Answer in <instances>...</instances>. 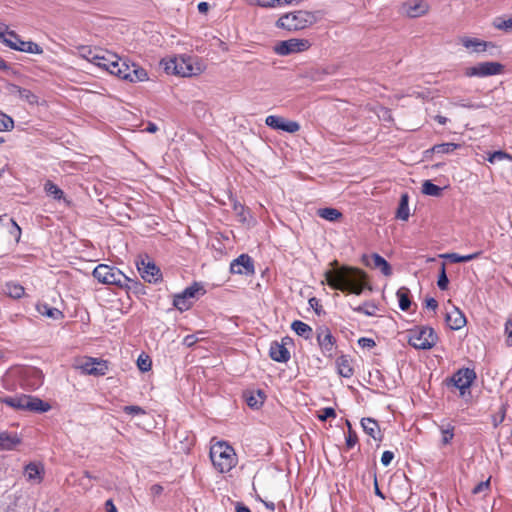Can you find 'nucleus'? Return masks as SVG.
<instances>
[{"label":"nucleus","mask_w":512,"mask_h":512,"mask_svg":"<svg viewBox=\"0 0 512 512\" xmlns=\"http://www.w3.org/2000/svg\"><path fill=\"white\" fill-rule=\"evenodd\" d=\"M310 307L316 312L317 315H320L322 312V305L320 304L319 299L312 297L309 299Z\"/></svg>","instance_id":"bf43d9fd"},{"label":"nucleus","mask_w":512,"mask_h":512,"mask_svg":"<svg viewBox=\"0 0 512 512\" xmlns=\"http://www.w3.org/2000/svg\"><path fill=\"white\" fill-rule=\"evenodd\" d=\"M397 298L399 301V307L403 311H407L411 306V300H410V291L406 287H401L398 289Z\"/></svg>","instance_id":"e433bc0d"},{"label":"nucleus","mask_w":512,"mask_h":512,"mask_svg":"<svg viewBox=\"0 0 512 512\" xmlns=\"http://www.w3.org/2000/svg\"><path fill=\"white\" fill-rule=\"evenodd\" d=\"M21 444V438L16 433L0 432V450H13Z\"/></svg>","instance_id":"393cba45"},{"label":"nucleus","mask_w":512,"mask_h":512,"mask_svg":"<svg viewBox=\"0 0 512 512\" xmlns=\"http://www.w3.org/2000/svg\"><path fill=\"white\" fill-rule=\"evenodd\" d=\"M361 425L364 432L372 437L374 440H381L382 435L380 431L379 424L376 420L372 418H363L361 420Z\"/></svg>","instance_id":"a878e982"},{"label":"nucleus","mask_w":512,"mask_h":512,"mask_svg":"<svg viewBox=\"0 0 512 512\" xmlns=\"http://www.w3.org/2000/svg\"><path fill=\"white\" fill-rule=\"evenodd\" d=\"M11 224L12 230H10V234L14 236L16 242H19L22 234L21 228L14 219H11Z\"/></svg>","instance_id":"13d9d810"},{"label":"nucleus","mask_w":512,"mask_h":512,"mask_svg":"<svg viewBox=\"0 0 512 512\" xmlns=\"http://www.w3.org/2000/svg\"><path fill=\"white\" fill-rule=\"evenodd\" d=\"M476 379V373L473 369L462 368L453 374L450 383L460 391V395L464 396L468 391L470 394V387Z\"/></svg>","instance_id":"4468645a"},{"label":"nucleus","mask_w":512,"mask_h":512,"mask_svg":"<svg viewBox=\"0 0 512 512\" xmlns=\"http://www.w3.org/2000/svg\"><path fill=\"white\" fill-rule=\"evenodd\" d=\"M210 459L220 473L230 472L238 463L234 448L225 441H217L210 448Z\"/></svg>","instance_id":"20e7f679"},{"label":"nucleus","mask_w":512,"mask_h":512,"mask_svg":"<svg viewBox=\"0 0 512 512\" xmlns=\"http://www.w3.org/2000/svg\"><path fill=\"white\" fill-rule=\"evenodd\" d=\"M138 271L141 277L149 283H157L162 279L160 269L148 257L137 263Z\"/></svg>","instance_id":"a211bd4d"},{"label":"nucleus","mask_w":512,"mask_h":512,"mask_svg":"<svg viewBox=\"0 0 512 512\" xmlns=\"http://www.w3.org/2000/svg\"><path fill=\"white\" fill-rule=\"evenodd\" d=\"M317 343L325 357H334L337 348L336 338L332 335L328 327L324 326L317 329Z\"/></svg>","instance_id":"2eb2a0df"},{"label":"nucleus","mask_w":512,"mask_h":512,"mask_svg":"<svg viewBox=\"0 0 512 512\" xmlns=\"http://www.w3.org/2000/svg\"><path fill=\"white\" fill-rule=\"evenodd\" d=\"M318 19L317 12L297 10L280 16L275 25L279 29L295 32L312 27L318 22Z\"/></svg>","instance_id":"7ed1b4c3"},{"label":"nucleus","mask_w":512,"mask_h":512,"mask_svg":"<svg viewBox=\"0 0 512 512\" xmlns=\"http://www.w3.org/2000/svg\"><path fill=\"white\" fill-rule=\"evenodd\" d=\"M44 191L56 200L64 199V192L51 180L45 182Z\"/></svg>","instance_id":"4c0bfd02"},{"label":"nucleus","mask_w":512,"mask_h":512,"mask_svg":"<svg viewBox=\"0 0 512 512\" xmlns=\"http://www.w3.org/2000/svg\"><path fill=\"white\" fill-rule=\"evenodd\" d=\"M352 358L348 355H341L336 359L337 373L344 378H351L354 375Z\"/></svg>","instance_id":"b1692460"},{"label":"nucleus","mask_w":512,"mask_h":512,"mask_svg":"<svg viewBox=\"0 0 512 512\" xmlns=\"http://www.w3.org/2000/svg\"><path fill=\"white\" fill-rule=\"evenodd\" d=\"M232 274L252 275L254 274V264L252 258L247 254H241L230 264Z\"/></svg>","instance_id":"aec40b11"},{"label":"nucleus","mask_w":512,"mask_h":512,"mask_svg":"<svg viewBox=\"0 0 512 512\" xmlns=\"http://www.w3.org/2000/svg\"><path fill=\"white\" fill-rule=\"evenodd\" d=\"M352 309L354 312L364 314L365 316L376 317L380 311V306L376 301L368 300Z\"/></svg>","instance_id":"cd10ccee"},{"label":"nucleus","mask_w":512,"mask_h":512,"mask_svg":"<svg viewBox=\"0 0 512 512\" xmlns=\"http://www.w3.org/2000/svg\"><path fill=\"white\" fill-rule=\"evenodd\" d=\"M480 255H481V252L478 251V252L468 254V255H460L457 253H451V254H448L446 257L453 263H464V262H469L471 260L477 259Z\"/></svg>","instance_id":"ea45409f"},{"label":"nucleus","mask_w":512,"mask_h":512,"mask_svg":"<svg viewBox=\"0 0 512 512\" xmlns=\"http://www.w3.org/2000/svg\"><path fill=\"white\" fill-rule=\"evenodd\" d=\"M505 334H506V341L508 345H512V313L509 315V317L506 320L505 323Z\"/></svg>","instance_id":"5fc2aeb1"},{"label":"nucleus","mask_w":512,"mask_h":512,"mask_svg":"<svg viewBox=\"0 0 512 512\" xmlns=\"http://www.w3.org/2000/svg\"><path fill=\"white\" fill-rule=\"evenodd\" d=\"M346 424L348 427V432L345 444L347 449H352L358 443V436L357 433L352 429V426L348 420L346 421Z\"/></svg>","instance_id":"c03bdc74"},{"label":"nucleus","mask_w":512,"mask_h":512,"mask_svg":"<svg viewBox=\"0 0 512 512\" xmlns=\"http://www.w3.org/2000/svg\"><path fill=\"white\" fill-rule=\"evenodd\" d=\"M249 3L263 8L280 7V0H249Z\"/></svg>","instance_id":"a18cd8bd"},{"label":"nucleus","mask_w":512,"mask_h":512,"mask_svg":"<svg viewBox=\"0 0 512 512\" xmlns=\"http://www.w3.org/2000/svg\"><path fill=\"white\" fill-rule=\"evenodd\" d=\"M120 79L130 82L145 81L148 79L146 70L136 64L129 65L126 60L120 58L112 74Z\"/></svg>","instance_id":"1a4fd4ad"},{"label":"nucleus","mask_w":512,"mask_h":512,"mask_svg":"<svg viewBox=\"0 0 512 512\" xmlns=\"http://www.w3.org/2000/svg\"><path fill=\"white\" fill-rule=\"evenodd\" d=\"M236 512H251L249 507L242 503H237L236 505Z\"/></svg>","instance_id":"774afa93"},{"label":"nucleus","mask_w":512,"mask_h":512,"mask_svg":"<svg viewBox=\"0 0 512 512\" xmlns=\"http://www.w3.org/2000/svg\"><path fill=\"white\" fill-rule=\"evenodd\" d=\"M4 291L6 295L13 299H20L25 295V288L16 282H7Z\"/></svg>","instance_id":"473e14b6"},{"label":"nucleus","mask_w":512,"mask_h":512,"mask_svg":"<svg viewBox=\"0 0 512 512\" xmlns=\"http://www.w3.org/2000/svg\"><path fill=\"white\" fill-rule=\"evenodd\" d=\"M36 309L41 315L46 316L48 318L61 319L64 317L62 311H60L57 308L50 307L46 303L37 304Z\"/></svg>","instance_id":"2f4dec72"},{"label":"nucleus","mask_w":512,"mask_h":512,"mask_svg":"<svg viewBox=\"0 0 512 512\" xmlns=\"http://www.w3.org/2000/svg\"><path fill=\"white\" fill-rule=\"evenodd\" d=\"M493 26L505 32L512 31V15L509 17H496L493 21Z\"/></svg>","instance_id":"a19ab883"},{"label":"nucleus","mask_w":512,"mask_h":512,"mask_svg":"<svg viewBox=\"0 0 512 512\" xmlns=\"http://www.w3.org/2000/svg\"><path fill=\"white\" fill-rule=\"evenodd\" d=\"M395 216L397 219L402 220V221H407L409 219L410 210H409V195H408V193H403L401 195Z\"/></svg>","instance_id":"c756f323"},{"label":"nucleus","mask_w":512,"mask_h":512,"mask_svg":"<svg viewBox=\"0 0 512 512\" xmlns=\"http://www.w3.org/2000/svg\"><path fill=\"white\" fill-rule=\"evenodd\" d=\"M291 329L298 335L305 339H310L312 336V328L303 321L295 320L291 324Z\"/></svg>","instance_id":"72a5a7b5"},{"label":"nucleus","mask_w":512,"mask_h":512,"mask_svg":"<svg viewBox=\"0 0 512 512\" xmlns=\"http://www.w3.org/2000/svg\"><path fill=\"white\" fill-rule=\"evenodd\" d=\"M160 65L166 74L180 77L198 76L206 69L205 65L197 58L187 55L162 59Z\"/></svg>","instance_id":"f03ea898"},{"label":"nucleus","mask_w":512,"mask_h":512,"mask_svg":"<svg viewBox=\"0 0 512 512\" xmlns=\"http://www.w3.org/2000/svg\"><path fill=\"white\" fill-rule=\"evenodd\" d=\"M372 263H367L374 269H379L383 275L389 277L392 275V268L390 264L379 254L374 253L371 255Z\"/></svg>","instance_id":"c85d7f7f"},{"label":"nucleus","mask_w":512,"mask_h":512,"mask_svg":"<svg viewBox=\"0 0 512 512\" xmlns=\"http://www.w3.org/2000/svg\"><path fill=\"white\" fill-rule=\"evenodd\" d=\"M425 306H426V308H429V309L435 311L438 307V302L434 298H427L425 300Z\"/></svg>","instance_id":"e2e57ef3"},{"label":"nucleus","mask_w":512,"mask_h":512,"mask_svg":"<svg viewBox=\"0 0 512 512\" xmlns=\"http://www.w3.org/2000/svg\"><path fill=\"white\" fill-rule=\"evenodd\" d=\"M6 46L13 50L31 54H42L43 48L33 41H24L14 31H7L2 41Z\"/></svg>","instance_id":"9b49d317"},{"label":"nucleus","mask_w":512,"mask_h":512,"mask_svg":"<svg viewBox=\"0 0 512 512\" xmlns=\"http://www.w3.org/2000/svg\"><path fill=\"white\" fill-rule=\"evenodd\" d=\"M151 494L154 496H159L163 492V487L160 484H154L150 488Z\"/></svg>","instance_id":"0e129e2a"},{"label":"nucleus","mask_w":512,"mask_h":512,"mask_svg":"<svg viewBox=\"0 0 512 512\" xmlns=\"http://www.w3.org/2000/svg\"><path fill=\"white\" fill-rule=\"evenodd\" d=\"M82 56L92 64L98 66L99 68L107 71L112 74L113 70L116 68L120 57L110 51L102 50V49H90L85 48L82 51Z\"/></svg>","instance_id":"6e6552de"},{"label":"nucleus","mask_w":512,"mask_h":512,"mask_svg":"<svg viewBox=\"0 0 512 512\" xmlns=\"http://www.w3.org/2000/svg\"><path fill=\"white\" fill-rule=\"evenodd\" d=\"M409 345L418 350H429L438 342V335L432 327L416 326L407 331Z\"/></svg>","instance_id":"0eeeda50"},{"label":"nucleus","mask_w":512,"mask_h":512,"mask_svg":"<svg viewBox=\"0 0 512 512\" xmlns=\"http://www.w3.org/2000/svg\"><path fill=\"white\" fill-rule=\"evenodd\" d=\"M77 368L86 375L104 376L108 371V362L99 358L84 357L78 362Z\"/></svg>","instance_id":"ddd939ff"},{"label":"nucleus","mask_w":512,"mask_h":512,"mask_svg":"<svg viewBox=\"0 0 512 512\" xmlns=\"http://www.w3.org/2000/svg\"><path fill=\"white\" fill-rule=\"evenodd\" d=\"M123 411L128 415H144L145 410L137 405H128L123 407Z\"/></svg>","instance_id":"864d4df0"},{"label":"nucleus","mask_w":512,"mask_h":512,"mask_svg":"<svg viewBox=\"0 0 512 512\" xmlns=\"http://www.w3.org/2000/svg\"><path fill=\"white\" fill-rule=\"evenodd\" d=\"M13 127V119L4 113H0V131H9Z\"/></svg>","instance_id":"de8ad7c7"},{"label":"nucleus","mask_w":512,"mask_h":512,"mask_svg":"<svg viewBox=\"0 0 512 512\" xmlns=\"http://www.w3.org/2000/svg\"><path fill=\"white\" fill-rule=\"evenodd\" d=\"M293 341L290 337H283L280 342L273 341L270 344L269 356L276 362L286 363L290 359V352L287 345L292 344Z\"/></svg>","instance_id":"f3484780"},{"label":"nucleus","mask_w":512,"mask_h":512,"mask_svg":"<svg viewBox=\"0 0 512 512\" xmlns=\"http://www.w3.org/2000/svg\"><path fill=\"white\" fill-rule=\"evenodd\" d=\"M209 9V4L207 2H200L198 4V11L200 13H206Z\"/></svg>","instance_id":"338daca9"},{"label":"nucleus","mask_w":512,"mask_h":512,"mask_svg":"<svg viewBox=\"0 0 512 512\" xmlns=\"http://www.w3.org/2000/svg\"><path fill=\"white\" fill-rule=\"evenodd\" d=\"M197 341H198V338L195 335H192V334L185 336L184 339H183V343L187 347L193 346Z\"/></svg>","instance_id":"680f3d73"},{"label":"nucleus","mask_w":512,"mask_h":512,"mask_svg":"<svg viewBox=\"0 0 512 512\" xmlns=\"http://www.w3.org/2000/svg\"><path fill=\"white\" fill-rule=\"evenodd\" d=\"M0 403L18 410H26L37 413H45L51 409V405L42 399L31 395H17L14 397L0 396Z\"/></svg>","instance_id":"423d86ee"},{"label":"nucleus","mask_w":512,"mask_h":512,"mask_svg":"<svg viewBox=\"0 0 512 512\" xmlns=\"http://www.w3.org/2000/svg\"><path fill=\"white\" fill-rule=\"evenodd\" d=\"M394 458V453L391 451H384L381 456V463L384 466H388Z\"/></svg>","instance_id":"052dcab7"},{"label":"nucleus","mask_w":512,"mask_h":512,"mask_svg":"<svg viewBox=\"0 0 512 512\" xmlns=\"http://www.w3.org/2000/svg\"><path fill=\"white\" fill-rule=\"evenodd\" d=\"M448 283H449V280H448V277L446 275L445 264H442V266H441V273L439 275V278H438V281H437V285H438V287L441 290H446L448 288Z\"/></svg>","instance_id":"603ef678"},{"label":"nucleus","mask_w":512,"mask_h":512,"mask_svg":"<svg viewBox=\"0 0 512 512\" xmlns=\"http://www.w3.org/2000/svg\"><path fill=\"white\" fill-rule=\"evenodd\" d=\"M317 214L319 217L330 222H336L342 218V213L335 208H321L318 209Z\"/></svg>","instance_id":"c9c22d12"},{"label":"nucleus","mask_w":512,"mask_h":512,"mask_svg":"<svg viewBox=\"0 0 512 512\" xmlns=\"http://www.w3.org/2000/svg\"><path fill=\"white\" fill-rule=\"evenodd\" d=\"M137 366L142 372H147L151 369L152 362L148 355L141 354L137 359Z\"/></svg>","instance_id":"49530a36"},{"label":"nucleus","mask_w":512,"mask_h":512,"mask_svg":"<svg viewBox=\"0 0 512 512\" xmlns=\"http://www.w3.org/2000/svg\"><path fill=\"white\" fill-rule=\"evenodd\" d=\"M512 160V155L508 154L504 151H495L491 153L488 157V161L490 163H494L496 160Z\"/></svg>","instance_id":"09e8293b"},{"label":"nucleus","mask_w":512,"mask_h":512,"mask_svg":"<svg viewBox=\"0 0 512 512\" xmlns=\"http://www.w3.org/2000/svg\"><path fill=\"white\" fill-rule=\"evenodd\" d=\"M440 430H441V434H442V439H441L442 444L443 445L450 444L454 438L455 427L451 424H447L446 426H444V425L441 426Z\"/></svg>","instance_id":"79ce46f5"},{"label":"nucleus","mask_w":512,"mask_h":512,"mask_svg":"<svg viewBox=\"0 0 512 512\" xmlns=\"http://www.w3.org/2000/svg\"><path fill=\"white\" fill-rule=\"evenodd\" d=\"M336 268L327 270L324 273L327 284L335 290L360 295L365 289L372 290L367 273L359 268L342 265L337 267L338 262L331 263Z\"/></svg>","instance_id":"f257e3e1"},{"label":"nucleus","mask_w":512,"mask_h":512,"mask_svg":"<svg viewBox=\"0 0 512 512\" xmlns=\"http://www.w3.org/2000/svg\"><path fill=\"white\" fill-rule=\"evenodd\" d=\"M504 66L498 62H482L465 69L467 77H486L501 74Z\"/></svg>","instance_id":"dca6fc26"},{"label":"nucleus","mask_w":512,"mask_h":512,"mask_svg":"<svg viewBox=\"0 0 512 512\" xmlns=\"http://www.w3.org/2000/svg\"><path fill=\"white\" fill-rule=\"evenodd\" d=\"M402 10L407 17L417 18L428 13L429 5L423 0L406 2L402 5Z\"/></svg>","instance_id":"4be33fe9"},{"label":"nucleus","mask_w":512,"mask_h":512,"mask_svg":"<svg viewBox=\"0 0 512 512\" xmlns=\"http://www.w3.org/2000/svg\"><path fill=\"white\" fill-rule=\"evenodd\" d=\"M265 124L274 130H281L288 133H296L300 130V125L296 121L286 120L284 117L269 115L265 119Z\"/></svg>","instance_id":"6ab92c4d"},{"label":"nucleus","mask_w":512,"mask_h":512,"mask_svg":"<svg viewBox=\"0 0 512 512\" xmlns=\"http://www.w3.org/2000/svg\"><path fill=\"white\" fill-rule=\"evenodd\" d=\"M460 148L459 144L448 142V143H441L436 144L431 148V152L437 153V154H448L452 153L455 150Z\"/></svg>","instance_id":"58836bf2"},{"label":"nucleus","mask_w":512,"mask_h":512,"mask_svg":"<svg viewBox=\"0 0 512 512\" xmlns=\"http://www.w3.org/2000/svg\"><path fill=\"white\" fill-rule=\"evenodd\" d=\"M266 399L265 393L262 390L250 392L246 395V403L252 409H259L264 404Z\"/></svg>","instance_id":"7c9ffc66"},{"label":"nucleus","mask_w":512,"mask_h":512,"mask_svg":"<svg viewBox=\"0 0 512 512\" xmlns=\"http://www.w3.org/2000/svg\"><path fill=\"white\" fill-rule=\"evenodd\" d=\"M442 189L433 184L431 181L426 180L422 185V192L429 196H440Z\"/></svg>","instance_id":"37998d69"},{"label":"nucleus","mask_w":512,"mask_h":512,"mask_svg":"<svg viewBox=\"0 0 512 512\" xmlns=\"http://www.w3.org/2000/svg\"><path fill=\"white\" fill-rule=\"evenodd\" d=\"M12 92H16L20 99L26 101L31 105H35L38 103V97L29 89L13 85Z\"/></svg>","instance_id":"f704fd0d"},{"label":"nucleus","mask_w":512,"mask_h":512,"mask_svg":"<svg viewBox=\"0 0 512 512\" xmlns=\"http://www.w3.org/2000/svg\"><path fill=\"white\" fill-rule=\"evenodd\" d=\"M505 416H506V407L503 405L500 408L499 412L496 415H494L492 418L494 427H497L499 424H501L504 421Z\"/></svg>","instance_id":"6e6d98bb"},{"label":"nucleus","mask_w":512,"mask_h":512,"mask_svg":"<svg viewBox=\"0 0 512 512\" xmlns=\"http://www.w3.org/2000/svg\"><path fill=\"white\" fill-rule=\"evenodd\" d=\"M311 42L305 38H291L279 41L275 44L273 51L281 56L300 53L309 50Z\"/></svg>","instance_id":"9d476101"},{"label":"nucleus","mask_w":512,"mask_h":512,"mask_svg":"<svg viewBox=\"0 0 512 512\" xmlns=\"http://www.w3.org/2000/svg\"><path fill=\"white\" fill-rule=\"evenodd\" d=\"M93 277L98 282L115 285L119 288L130 290L135 282L122 273L118 268L106 264H99L93 270Z\"/></svg>","instance_id":"39448f33"},{"label":"nucleus","mask_w":512,"mask_h":512,"mask_svg":"<svg viewBox=\"0 0 512 512\" xmlns=\"http://www.w3.org/2000/svg\"><path fill=\"white\" fill-rule=\"evenodd\" d=\"M328 418H336L335 409L332 407H325L319 411L318 419L320 421H326Z\"/></svg>","instance_id":"3c124183"},{"label":"nucleus","mask_w":512,"mask_h":512,"mask_svg":"<svg viewBox=\"0 0 512 512\" xmlns=\"http://www.w3.org/2000/svg\"><path fill=\"white\" fill-rule=\"evenodd\" d=\"M489 491H490V478H488L486 481H481L472 489V493L474 495H477L480 493H487Z\"/></svg>","instance_id":"8fccbe9b"},{"label":"nucleus","mask_w":512,"mask_h":512,"mask_svg":"<svg viewBox=\"0 0 512 512\" xmlns=\"http://www.w3.org/2000/svg\"><path fill=\"white\" fill-rule=\"evenodd\" d=\"M358 345L361 348L371 349V348H374L376 346V342L372 338L361 337V338L358 339Z\"/></svg>","instance_id":"4d7b16f0"},{"label":"nucleus","mask_w":512,"mask_h":512,"mask_svg":"<svg viewBox=\"0 0 512 512\" xmlns=\"http://www.w3.org/2000/svg\"><path fill=\"white\" fill-rule=\"evenodd\" d=\"M445 322L451 330H459L466 325L467 320L459 308L451 305L450 309H446Z\"/></svg>","instance_id":"412c9836"},{"label":"nucleus","mask_w":512,"mask_h":512,"mask_svg":"<svg viewBox=\"0 0 512 512\" xmlns=\"http://www.w3.org/2000/svg\"><path fill=\"white\" fill-rule=\"evenodd\" d=\"M459 41L466 49H471L474 52H484L489 45L486 41L467 36L461 37Z\"/></svg>","instance_id":"bb28decb"},{"label":"nucleus","mask_w":512,"mask_h":512,"mask_svg":"<svg viewBox=\"0 0 512 512\" xmlns=\"http://www.w3.org/2000/svg\"><path fill=\"white\" fill-rule=\"evenodd\" d=\"M203 291L201 284L195 282L191 286L187 287L184 291L176 294L173 298V305L176 309L181 312L189 310L193 305V300L196 298V294Z\"/></svg>","instance_id":"f8f14e48"},{"label":"nucleus","mask_w":512,"mask_h":512,"mask_svg":"<svg viewBox=\"0 0 512 512\" xmlns=\"http://www.w3.org/2000/svg\"><path fill=\"white\" fill-rule=\"evenodd\" d=\"M45 469L43 464L31 462L24 468L26 480L32 484H40L43 481Z\"/></svg>","instance_id":"5701e85b"},{"label":"nucleus","mask_w":512,"mask_h":512,"mask_svg":"<svg viewBox=\"0 0 512 512\" xmlns=\"http://www.w3.org/2000/svg\"><path fill=\"white\" fill-rule=\"evenodd\" d=\"M105 508L107 512H117V508L111 499L105 502Z\"/></svg>","instance_id":"69168bd1"}]
</instances>
